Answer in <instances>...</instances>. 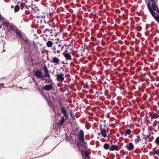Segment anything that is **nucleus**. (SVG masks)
<instances>
[{"label": "nucleus", "instance_id": "obj_53", "mask_svg": "<svg viewBox=\"0 0 159 159\" xmlns=\"http://www.w3.org/2000/svg\"><path fill=\"white\" fill-rule=\"evenodd\" d=\"M158 124L159 125V122H158Z\"/></svg>", "mask_w": 159, "mask_h": 159}, {"label": "nucleus", "instance_id": "obj_51", "mask_svg": "<svg viewBox=\"0 0 159 159\" xmlns=\"http://www.w3.org/2000/svg\"><path fill=\"white\" fill-rule=\"evenodd\" d=\"M51 36H52V35H52V34H51Z\"/></svg>", "mask_w": 159, "mask_h": 159}, {"label": "nucleus", "instance_id": "obj_33", "mask_svg": "<svg viewBox=\"0 0 159 159\" xmlns=\"http://www.w3.org/2000/svg\"><path fill=\"white\" fill-rule=\"evenodd\" d=\"M101 89H99V90L98 91H96V93L97 94H101L102 93V91H100Z\"/></svg>", "mask_w": 159, "mask_h": 159}, {"label": "nucleus", "instance_id": "obj_41", "mask_svg": "<svg viewBox=\"0 0 159 159\" xmlns=\"http://www.w3.org/2000/svg\"><path fill=\"white\" fill-rule=\"evenodd\" d=\"M63 48H64V46L61 47V51L63 50Z\"/></svg>", "mask_w": 159, "mask_h": 159}, {"label": "nucleus", "instance_id": "obj_25", "mask_svg": "<svg viewBox=\"0 0 159 159\" xmlns=\"http://www.w3.org/2000/svg\"><path fill=\"white\" fill-rule=\"evenodd\" d=\"M79 51H75V53H72V54L73 55H74L75 54V53H76V57H81V56H82V54H81L80 55V54H79Z\"/></svg>", "mask_w": 159, "mask_h": 159}, {"label": "nucleus", "instance_id": "obj_35", "mask_svg": "<svg viewBox=\"0 0 159 159\" xmlns=\"http://www.w3.org/2000/svg\"><path fill=\"white\" fill-rule=\"evenodd\" d=\"M45 30L46 31H47L50 32V34H51L52 32V30H51V29L49 30L48 29H47Z\"/></svg>", "mask_w": 159, "mask_h": 159}, {"label": "nucleus", "instance_id": "obj_7", "mask_svg": "<svg viewBox=\"0 0 159 159\" xmlns=\"http://www.w3.org/2000/svg\"><path fill=\"white\" fill-rule=\"evenodd\" d=\"M60 61V60L58 58L56 57H54L52 58V60H50V62L53 64L54 65H59Z\"/></svg>", "mask_w": 159, "mask_h": 159}, {"label": "nucleus", "instance_id": "obj_11", "mask_svg": "<svg viewBox=\"0 0 159 159\" xmlns=\"http://www.w3.org/2000/svg\"><path fill=\"white\" fill-rule=\"evenodd\" d=\"M63 55L64 56L66 60H71L72 57L71 55L68 53H63Z\"/></svg>", "mask_w": 159, "mask_h": 159}, {"label": "nucleus", "instance_id": "obj_39", "mask_svg": "<svg viewBox=\"0 0 159 159\" xmlns=\"http://www.w3.org/2000/svg\"><path fill=\"white\" fill-rule=\"evenodd\" d=\"M60 52V51L59 50H57V52H56V53H59Z\"/></svg>", "mask_w": 159, "mask_h": 159}, {"label": "nucleus", "instance_id": "obj_43", "mask_svg": "<svg viewBox=\"0 0 159 159\" xmlns=\"http://www.w3.org/2000/svg\"><path fill=\"white\" fill-rule=\"evenodd\" d=\"M11 8H13L14 7L13 5H11Z\"/></svg>", "mask_w": 159, "mask_h": 159}, {"label": "nucleus", "instance_id": "obj_24", "mask_svg": "<svg viewBox=\"0 0 159 159\" xmlns=\"http://www.w3.org/2000/svg\"><path fill=\"white\" fill-rule=\"evenodd\" d=\"M14 11L15 12L18 11L20 10V6L18 5H16L14 8Z\"/></svg>", "mask_w": 159, "mask_h": 159}, {"label": "nucleus", "instance_id": "obj_32", "mask_svg": "<svg viewBox=\"0 0 159 159\" xmlns=\"http://www.w3.org/2000/svg\"><path fill=\"white\" fill-rule=\"evenodd\" d=\"M83 143H82V142L81 143H77V145L78 148H80V147L81 146H83L84 145V144H83Z\"/></svg>", "mask_w": 159, "mask_h": 159}, {"label": "nucleus", "instance_id": "obj_21", "mask_svg": "<svg viewBox=\"0 0 159 159\" xmlns=\"http://www.w3.org/2000/svg\"><path fill=\"white\" fill-rule=\"evenodd\" d=\"M32 43L33 44V46H34V47L36 48V49L37 50L38 49V47L37 43L34 41L33 40L32 41Z\"/></svg>", "mask_w": 159, "mask_h": 159}, {"label": "nucleus", "instance_id": "obj_22", "mask_svg": "<svg viewBox=\"0 0 159 159\" xmlns=\"http://www.w3.org/2000/svg\"><path fill=\"white\" fill-rule=\"evenodd\" d=\"M103 148L106 150H107L110 148V145L108 143H105L103 145Z\"/></svg>", "mask_w": 159, "mask_h": 159}, {"label": "nucleus", "instance_id": "obj_49", "mask_svg": "<svg viewBox=\"0 0 159 159\" xmlns=\"http://www.w3.org/2000/svg\"><path fill=\"white\" fill-rule=\"evenodd\" d=\"M58 45H59V46H61V44H58Z\"/></svg>", "mask_w": 159, "mask_h": 159}, {"label": "nucleus", "instance_id": "obj_47", "mask_svg": "<svg viewBox=\"0 0 159 159\" xmlns=\"http://www.w3.org/2000/svg\"><path fill=\"white\" fill-rule=\"evenodd\" d=\"M127 18H124V19L125 20H127Z\"/></svg>", "mask_w": 159, "mask_h": 159}, {"label": "nucleus", "instance_id": "obj_14", "mask_svg": "<svg viewBox=\"0 0 159 159\" xmlns=\"http://www.w3.org/2000/svg\"><path fill=\"white\" fill-rule=\"evenodd\" d=\"M101 130V133L102 136L105 138L107 136V132L106 129H103L102 130L101 129H100Z\"/></svg>", "mask_w": 159, "mask_h": 159}, {"label": "nucleus", "instance_id": "obj_28", "mask_svg": "<svg viewBox=\"0 0 159 159\" xmlns=\"http://www.w3.org/2000/svg\"><path fill=\"white\" fill-rule=\"evenodd\" d=\"M46 100L48 105L49 106H51L52 104V102L50 100L48 99L47 98H46Z\"/></svg>", "mask_w": 159, "mask_h": 159}, {"label": "nucleus", "instance_id": "obj_20", "mask_svg": "<svg viewBox=\"0 0 159 159\" xmlns=\"http://www.w3.org/2000/svg\"><path fill=\"white\" fill-rule=\"evenodd\" d=\"M131 133V130L129 129H127L125 131V136H126L127 135H129Z\"/></svg>", "mask_w": 159, "mask_h": 159}, {"label": "nucleus", "instance_id": "obj_34", "mask_svg": "<svg viewBox=\"0 0 159 159\" xmlns=\"http://www.w3.org/2000/svg\"><path fill=\"white\" fill-rule=\"evenodd\" d=\"M70 113L71 115V116L72 117V118L73 119H74L75 118V116L74 114H73L72 113V111H70Z\"/></svg>", "mask_w": 159, "mask_h": 159}, {"label": "nucleus", "instance_id": "obj_40", "mask_svg": "<svg viewBox=\"0 0 159 159\" xmlns=\"http://www.w3.org/2000/svg\"><path fill=\"white\" fill-rule=\"evenodd\" d=\"M121 134H124L125 135V132H123L121 131Z\"/></svg>", "mask_w": 159, "mask_h": 159}, {"label": "nucleus", "instance_id": "obj_17", "mask_svg": "<svg viewBox=\"0 0 159 159\" xmlns=\"http://www.w3.org/2000/svg\"><path fill=\"white\" fill-rule=\"evenodd\" d=\"M150 115L151 118L152 119H156L159 117V116L156 113H154V112H153V114H150Z\"/></svg>", "mask_w": 159, "mask_h": 159}, {"label": "nucleus", "instance_id": "obj_18", "mask_svg": "<svg viewBox=\"0 0 159 159\" xmlns=\"http://www.w3.org/2000/svg\"><path fill=\"white\" fill-rule=\"evenodd\" d=\"M157 147H156L153 149V151L154 152V154H156L157 155H159V149H157Z\"/></svg>", "mask_w": 159, "mask_h": 159}, {"label": "nucleus", "instance_id": "obj_1", "mask_svg": "<svg viewBox=\"0 0 159 159\" xmlns=\"http://www.w3.org/2000/svg\"><path fill=\"white\" fill-rule=\"evenodd\" d=\"M157 0H149L147 4L148 9L152 15L154 19L159 22V16L158 15L155 16V12L154 11H156L159 14V9L157 7Z\"/></svg>", "mask_w": 159, "mask_h": 159}, {"label": "nucleus", "instance_id": "obj_5", "mask_svg": "<svg viewBox=\"0 0 159 159\" xmlns=\"http://www.w3.org/2000/svg\"><path fill=\"white\" fill-rule=\"evenodd\" d=\"M78 140L80 142L84 143V134L82 130H80L78 132Z\"/></svg>", "mask_w": 159, "mask_h": 159}, {"label": "nucleus", "instance_id": "obj_8", "mask_svg": "<svg viewBox=\"0 0 159 159\" xmlns=\"http://www.w3.org/2000/svg\"><path fill=\"white\" fill-rule=\"evenodd\" d=\"M47 20L44 19L43 20L42 19H40L39 21H38V22H40V23L42 24H43L47 23V24L49 25H51L52 22L50 21L49 19H48V21H46Z\"/></svg>", "mask_w": 159, "mask_h": 159}, {"label": "nucleus", "instance_id": "obj_42", "mask_svg": "<svg viewBox=\"0 0 159 159\" xmlns=\"http://www.w3.org/2000/svg\"><path fill=\"white\" fill-rule=\"evenodd\" d=\"M60 69H62L63 71H64V69H63L62 67H61L60 68Z\"/></svg>", "mask_w": 159, "mask_h": 159}, {"label": "nucleus", "instance_id": "obj_16", "mask_svg": "<svg viewBox=\"0 0 159 159\" xmlns=\"http://www.w3.org/2000/svg\"><path fill=\"white\" fill-rule=\"evenodd\" d=\"M16 27L15 25H10L9 26L8 28V31H14V30L15 29V28Z\"/></svg>", "mask_w": 159, "mask_h": 159}, {"label": "nucleus", "instance_id": "obj_2", "mask_svg": "<svg viewBox=\"0 0 159 159\" xmlns=\"http://www.w3.org/2000/svg\"><path fill=\"white\" fill-rule=\"evenodd\" d=\"M61 112L64 115V116L65 117V119L64 117L63 116L59 122L57 123V126H60V127L64 123L65 120H66L68 119V114L67 113L64 107H61Z\"/></svg>", "mask_w": 159, "mask_h": 159}, {"label": "nucleus", "instance_id": "obj_15", "mask_svg": "<svg viewBox=\"0 0 159 159\" xmlns=\"http://www.w3.org/2000/svg\"><path fill=\"white\" fill-rule=\"evenodd\" d=\"M14 33H16V35L20 38H21L22 37V35L18 29H15L14 30Z\"/></svg>", "mask_w": 159, "mask_h": 159}, {"label": "nucleus", "instance_id": "obj_23", "mask_svg": "<svg viewBox=\"0 0 159 159\" xmlns=\"http://www.w3.org/2000/svg\"><path fill=\"white\" fill-rule=\"evenodd\" d=\"M81 84L83 86L84 88L86 89L89 88L87 82H86L85 83H81Z\"/></svg>", "mask_w": 159, "mask_h": 159}, {"label": "nucleus", "instance_id": "obj_27", "mask_svg": "<svg viewBox=\"0 0 159 159\" xmlns=\"http://www.w3.org/2000/svg\"><path fill=\"white\" fill-rule=\"evenodd\" d=\"M84 154L85 156L87 158L89 159L90 157L89 156L87 151L86 150H84Z\"/></svg>", "mask_w": 159, "mask_h": 159}, {"label": "nucleus", "instance_id": "obj_45", "mask_svg": "<svg viewBox=\"0 0 159 159\" xmlns=\"http://www.w3.org/2000/svg\"><path fill=\"white\" fill-rule=\"evenodd\" d=\"M2 24L1 25H0V29L2 27Z\"/></svg>", "mask_w": 159, "mask_h": 159}, {"label": "nucleus", "instance_id": "obj_6", "mask_svg": "<svg viewBox=\"0 0 159 159\" xmlns=\"http://www.w3.org/2000/svg\"><path fill=\"white\" fill-rule=\"evenodd\" d=\"M64 75L61 72L59 74H56L55 76H56V79L58 81L62 82L64 80Z\"/></svg>", "mask_w": 159, "mask_h": 159}, {"label": "nucleus", "instance_id": "obj_38", "mask_svg": "<svg viewBox=\"0 0 159 159\" xmlns=\"http://www.w3.org/2000/svg\"><path fill=\"white\" fill-rule=\"evenodd\" d=\"M118 144H119V145L120 146H123V143H119L118 142Z\"/></svg>", "mask_w": 159, "mask_h": 159}, {"label": "nucleus", "instance_id": "obj_50", "mask_svg": "<svg viewBox=\"0 0 159 159\" xmlns=\"http://www.w3.org/2000/svg\"><path fill=\"white\" fill-rule=\"evenodd\" d=\"M2 84V85H4V84L3 83Z\"/></svg>", "mask_w": 159, "mask_h": 159}, {"label": "nucleus", "instance_id": "obj_10", "mask_svg": "<svg viewBox=\"0 0 159 159\" xmlns=\"http://www.w3.org/2000/svg\"><path fill=\"white\" fill-rule=\"evenodd\" d=\"M53 88L52 84L46 85L42 87V89L45 90H50Z\"/></svg>", "mask_w": 159, "mask_h": 159}, {"label": "nucleus", "instance_id": "obj_4", "mask_svg": "<svg viewBox=\"0 0 159 159\" xmlns=\"http://www.w3.org/2000/svg\"><path fill=\"white\" fill-rule=\"evenodd\" d=\"M43 67L44 70V75H43L44 77L48 78V81L50 82H52V80L51 78L50 75L49 74L48 69L47 68L45 65H44Z\"/></svg>", "mask_w": 159, "mask_h": 159}, {"label": "nucleus", "instance_id": "obj_26", "mask_svg": "<svg viewBox=\"0 0 159 159\" xmlns=\"http://www.w3.org/2000/svg\"><path fill=\"white\" fill-rule=\"evenodd\" d=\"M3 24L4 26L6 27V28H8L10 24L8 22L6 21V22H4Z\"/></svg>", "mask_w": 159, "mask_h": 159}, {"label": "nucleus", "instance_id": "obj_13", "mask_svg": "<svg viewBox=\"0 0 159 159\" xmlns=\"http://www.w3.org/2000/svg\"><path fill=\"white\" fill-rule=\"evenodd\" d=\"M134 141L135 144H136L139 143L141 141L140 136L139 135L137 136Z\"/></svg>", "mask_w": 159, "mask_h": 159}, {"label": "nucleus", "instance_id": "obj_9", "mask_svg": "<svg viewBox=\"0 0 159 159\" xmlns=\"http://www.w3.org/2000/svg\"><path fill=\"white\" fill-rule=\"evenodd\" d=\"M120 148H121L120 147H119L117 145H112L109 148V150L111 151H113L114 150L118 151L119 150V149H120Z\"/></svg>", "mask_w": 159, "mask_h": 159}, {"label": "nucleus", "instance_id": "obj_46", "mask_svg": "<svg viewBox=\"0 0 159 159\" xmlns=\"http://www.w3.org/2000/svg\"><path fill=\"white\" fill-rule=\"evenodd\" d=\"M6 51L4 49L3 51H2V52H5Z\"/></svg>", "mask_w": 159, "mask_h": 159}, {"label": "nucleus", "instance_id": "obj_52", "mask_svg": "<svg viewBox=\"0 0 159 159\" xmlns=\"http://www.w3.org/2000/svg\"><path fill=\"white\" fill-rule=\"evenodd\" d=\"M112 142V140H111V143Z\"/></svg>", "mask_w": 159, "mask_h": 159}, {"label": "nucleus", "instance_id": "obj_37", "mask_svg": "<svg viewBox=\"0 0 159 159\" xmlns=\"http://www.w3.org/2000/svg\"><path fill=\"white\" fill-rule=\"evenodd\" d=\"M53 52L54 54H56V48H53Z\"/></svg>", "mask_w": 159, "mask_h": 159}, {"label": "nucleus", "instance_id": "obj_48", "mask_svg": "<svg viewBox=\"0 0 159 159\" xmlns=\"http://www.w3.org/2000/svg\"><path fill=\"white\" fill-rule=\"evenodd\" d=\"M64 46H67V45H66V44H65L64 45Z\"/></svg>", "mask_w": 159, "mask_h": 159}, {"label": "nucleus", "instance_id": "obj_12", "mask_svg": "<svg viewBox=\"0 0 159 159\" xmlns=\"http://www.w3.org/2000/svg\"><path fill=\"white\" fill-rule=\"evenodd\" d=\"M127 148L129 151H131L133 150L134 148V145L132 143H130L129 144L126 145Z\"/></svg>", "mask_w": 159, "mask_h": 159}, {"label": "nucleus", "instance_id": "obj_3", "mask_svg": "<svg viewBox=\"0 0 159 159\" xmlns=\"http://www.w3.org/2000/svg\"><path fill=\"white\" fill-rule=\"evenodd\" d=\"M33 73L35 76L36 78L38 79H40L42 80H47L46 79L44 78L43 75L42 74V72L40 70H37L36 71L33 70Z\"/></svg>", "mask_w": 159, "mask_h": 159}, {"label": "nucleus", "instance_id": "obj_29", "mask_svg": "<svg viewBox=\"0 0 159 159\" xmlns=\"http://www.w3.org/2000/svg\"><path fill=\"white\" fill-rule=\"evenodd\" d=\"M25 43L26 44H27L28 45H29V46H30V42L27 39H26L25 40Z\"/></svg>", "mask_w": 159, "mask_h": 159}, {"label": "nucleus", "instance_id": "obj_44", "mask_svg": "<svg viewBox=\"0 0 159 159\" xmlns=\"http://www.w3.org/2000/svg\"><path fill=\"white\" fill-rule=\"evenodd\" d=\"M65 53H67V51L66 50L65 51Z\"/></svg>", "mask_w": 159, "mask_h": 159}, {"label": "nucleus", "instance_id": "obj_36", "mask_svg": "<svg viewBox=\"0 0 159 159\" xmlns=\"http://www.w3.org/2000/svg\"><path fill=\"white\" fill-rule=\"evenodd\" d=\"M20 6H24L25 7L27 8L28 5H26V4L25 3H21Z\"/></svg>", "mask_w": 159, "mask_h": 159}, {"label": "nucleus", "instance_id": "obj_31", "mask_svg": "<svg viewBox=\"0 0 159 159\" xmlns=\"http://www.w3.org/2000/svg\"><path fill=\"white\" fill-rule=\"evenodd\" d=\"M155 142L157 145H159V136L155 140Z\"/></svg>", "mask_w": 159, "mask_h": 159}, {"label": "nucleus", "instance_id": "obj_19", "mask_svg": "<svg viewBox=\"0 0 159 159\" xmlns=\"http://www.w3.org/2000/svg\"><path fill=\"white\" fill-rule=\"evenodd\" d=\"M53 44L52 42L51 41H48L46 43L47 46L48 47L50 48L52 46Z\"/></svg>", "mask_w": 159, "mask_h": 159}, {"label": "nucleus", "instance_id": "obj_30", "mask_svg": "<svg viewBox=\"0 0 159 159\" xmlns=\"http://www.w3.org/2000/svg\"><path fill=\"white\" fill-rule=\"evenodd\" d=\"M143 139H149L150 135H147L146 136L144 134H143Z\"/></svg>", "mask_w": 159, "mask_h": 159}]
</instances>
